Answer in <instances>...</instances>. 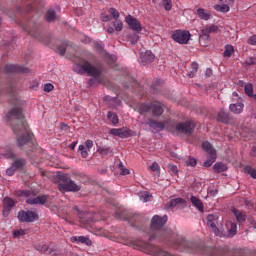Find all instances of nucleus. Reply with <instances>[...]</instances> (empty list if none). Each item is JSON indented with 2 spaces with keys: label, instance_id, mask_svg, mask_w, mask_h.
Instances as JSON below:
<instances>
[{
  "label": "nucleus",
  "instance_id": "nucleus-5",
  "mask_svg": "<svg viewBox=\"0 0 256 256\" xmlns=\"http://www.w3.org/2000/svg\"><path fill=\"white\" fill-rule=\"evenodd\" d=\"M172 39L180 45H187L191 39V33L187 30H175L172 34Z\"/></svg>",
  "mask_w": 256,
  "mask_h": 256
},
{
  "label": "nucleus",
  "instance_id": "nucleus-55",
  "mask_svg": "<svg viewBox=\"0 0 256 256\" xmlns=\"http://www.w3.org/2000/svg\"><path fill=\"white\" fill-rule=\"evenodd\" d=\"M131 43H137L139 41V34H134L133 36H130Z\"/></svg>",
  "mask_w": 256,
  "mask_h": 256
},
{
  "label": "nucleus",
  "instance_id": "nucleus-22",
  "mask_svg": "<svg viewBox=\"0 0 256 256\" xmlns=\"http://www.w3.org/2000/svg\"><path fill=\"white\" fill-rule=\"evenodd\" d=\"M78 216L80 223H83V225H89V223H93V219H91V214L89 213L80 212Z\"/></svg>",
  "mask_w": 256,
  "mask_h": 256
},
{
  "label": "nucleus",
  "instance_id": "nucleus-45",
  "mask_svg": "<svg viewBox=\"0 0 256 256\" xmlns=\"http://www.w3.org/2000/svg\"><path fill=\"white\" fill-rule=\"evenodd\" d=\"M230 235H235L237 233V224L230 223V227L228 228Z\"/></svg>",
  "mask_w": 256,
  "mask_h": 256
},
{
  "label": "nucleus",
  "instance_id": "nucleus-19",
  "mask_svg": "<svg viewBox=\"0 0 256 256\" xmlns=\"http://www.w3.org/2000/svg\"><path fill=\"white\" fill-rule=\"evenodd\" d=\"M140 59L144 65L153 63V61H155V55H153V52L147 50L146 52L141 53Z\"/></svg>",
  "mask_w": 256,
  "mask_h": 256
},
{
  "label": "nucleus",
  "instance_id": "nucleus-10",
  "mask_svg": "<svg viewBox=\"0 0 256 256\" xmlns=\"http://www.w3.org/2000/svg\"><path fill=\"white\" fill-rule=\"evenodd\" d=\"M125 21L129 28L132 29V31H135V33H141V31H143V26L141 25V22L137 20V18L127 15L125 17Z\"/></svg>",
  "mask_w": 256,
  "mask_h": 256
},
{
  "label": "nucleus",
  "instance_id": "nucleus-14",
  "mask_svg": "<svg viewBox=\"0 0 256 256\" xmlns=\"http://www.w3.org/2000/svg\"><path fill=\"white\" fill-rule=\"evenodd\" d=\"M14 206H15V201H13V199L4 198L2 215L4 217H9V213H11V209H13Z\"/></svg>",
  "mask_w": 256,
  "mask_h": 256
},
{
  "label": "nucleus",
  "instance_id": "nucleus-26",
  "mask_svg": "<svg viewBox=\"0 0 256 256\" xmlns=\"http://www.w3.org/2000/svg\"><path fill=\"white\" fill-rule=\"evenodd\" d=\"M217 120L221 123H229V113L225 112V110H220L217 116Z\"/></svg>",
  "mask_w": 256,
  "mask_h": 256
},
{
  "label": "nucleus",
  "instance_id": "nucleus-63",
  "mask_svg": "<svg viewBox=\"0 0 256 256\" xmlns=\"http://www.w3.org/2000/svg\"><path fill=\"white\" fill-rule=\"evenodd\" d=\"M114 32H115V29H114L113 27H109V28L107 29V33L112 34V33H114Z\"/></svg>",
  "mask_w": 256,
  "mask_h": 256
},
{
  "label": "nucleus",
  "instance_id": "nucleus-7",
  "mask_svg": "<svg viewBox=\"0 0 256 256\" xmlns=\"http://www.w3.org/2000/svg\"><path fill=\"white\" fill-rule=\"evenodd\" d=\"M193 129H195V123L191 121L178 123L175 126V130L173 133H180L184 135H190V133H193Z\"/></svg>",
  "mask_w": 256,
  "mask_h": 256
},
{
  "label": "nucleus",
  "instance_id": "nucleus-62",
  "mask_svg": "<svg viewBox=\"0 0 256 256\" xmlns=\"http://www.w3.org/2000/svg\"><path fill=\"white\" fill-rule=\"evenodd\" d=\"M224 3H226V5L230 6L232 5V3H235V0H225Z\"/></svg>",
  "mask_w": 256,
  "mask_h": 256
},
{
  "label": "nucleus",
  "instance_id": "nucleus-38",
  "mask_svg": "<svg viewBox=\"0 0 256 256\" xmlns=\"http://www.w3.org/2000/svg\"><path fill=\"white\" fill-rule=\"evenodd\" d=\"M108 13L111 15V19H115V21L120 17L119 11L115 8H109Z\"/></svg>",
  "mask_w": 256,
  "mask_h": 256
},
{
  "label": "nucleus",
  "instance_id": "nucleus-29",
  "mask_svg": "<svg viewBox=\"0 0 256 256\" xmlns=\"http://www.w3.org/2000/svg\"><path fill=\"white\" fill-rule=\"evenodd\" d=\"M213 169L215 173H223L224 171H227V165L223 163H216L214 164Z\"/></svg>",
  "mask_w": 256,
  "mask_h": 256
},
{
  "label": "nucleus",
  "instance_id": "nucleus-13",
  "mask_svg": "<svg viewBox=\"0 0 256 256\" xmlns=\"http://www.w3.org/2000/svg\"><path fill=\"white\" fill-rule=\"evenodd\" d=\"M166 209H175L177 207L178 209H183L187 207V203L183 198H175L170 200L166 205Z\"/></svg>",
  "mask_w": 256,
  "mask_h": 256
},
{
  "label": "nucleus",
  "instance_id": "nucleus-21",
  "mask_svg": "<svg viewBox=\"0 0 256 256\" xmlns=\"http://www.w3.org/2000/svg\"><path fill=\"white\" fill-rule=\"evenodd\" d=\"M196 15L203 21H209V19H211V12L203 8L197 9Z\"/></svg>",
  "mask_w": 256,
  "mask_h": 256
},
{
  "label": "nucleus",
  "instance_id": "nucleus-43",
  "mask_svg": "<svg viewBox=\"0 0 256 256\" xmlns=\"http://www.w3.org/2000/svg\"><path fill=\"white\" fill-rule=\"evenodd\" d=\"M186 165H188L189 167H195V165H197V159L189 156L186 160H185Z\"/></svg>",
  "mask_w": 256,
  "mask_h": 256
},
{
  "label": "nucleus",
  "instance_id": "nucleus-33",
  "mask_svg": "<svg viewBox=\"0 0 256 256\" xmlns=\"http://www.w3.org/2000/svg\"><path fill=\"white\" fill-rule=\"evenodd\" d=\"M235 53V48H233V45H226L225 51L223 52V57H231Z\"/></svg>",
  "mask_w": 256,
  "mask_h": 256
},
{
  "label": "nucleus",
  "instance_id": "nucleus-18",
  "mask_svg": "<svg viewBox=\"0 0 256 256\" xmlns=\"http://www.w3.org/2000/svg\"><path fill=\"white\" fill-rule=\"evenodd\" d=\"M72 243H82V245H87V247H91L92 242L88 236H72L70 238Z\"/></svg>",
  "mask_w": 256,
  "mask_h": 256
},
{
  "label": "nucleus",
  "instance_id": "nucleus-60",
  "mask_svg": "<svg viewBox=\"0 0 256 256\" xmlns=\"http://www.w3.org/2000/svg\"><path fill=\"white\" fill-rule=\"evenodd\" d=\"M110 59H111V61H107V63H115V61H117V57H115V56H110Z\"/></svg>",
  "mask_w": 256,
  "mask_h": 256
},
{
  "label": "nucleus",
  "instance_id": "nucleus-20",
  "mask_svg": "<svg viewBox=\"0 0 256 256\" xmlns=\"http://www.w3.org/2000/svg\"><path fill=\"white\" fill-rule=\"evenodd\" d=\"M147 125H149V127H151L152 129H155V131H163L165 129L164 122H158L153 119H149Z\"/></svg>",
  "mask_w": 256,
  "mask_h": 256
},
{
  "label": "nucleus",
  "instance_id": "nucleus-9",
  "mask_svg": "<svg viewBox=\"0 0 256 256\" xmlns=\"http://www.w3.org/2000/svg\"><path fill=\"white\" fill-rule=\"evenodd\" d=\"M218 220H219V216L217 214H209L207 216V225H208L210 231H212V233H214V235L221 237V231L219 230V228H217Z\"/></svg>",
  "mask_w": 256,
  "mask_h": 256
},
{
  "label": "nucleus",
  "instance_id": "nucleus-30",
  "mask_svg": "<svg viewBox=\"0 0 256 256\" xmlns=\"http://www.w3.org/2000/svg\"><path fill=\"white\" fill-rule=\"evenodd\" d=\"M151 111V103L150 104H141L138 108V112L141 115H145V113H149Z\"/></svg>",
  "mask_w": 256,
  "mask_h": 256
},
{
  "label": "nucleus",
  "instance_id": "nucleus-47",
  "mask_svg": "<svg viewBox=\"0 0 256 256\" xmlns=\"http://www.w3.org/2000/svg\"><path fill=\"white\" fill-rule=\"evenodd\" d=\"M53 89H55V86H53V84H51V83H47L44 85V91L46 93H51V91H53Z\"/></svg>",
  "mask_w": 256,
  "mask_h": 256
},
{
  "label": "nucleus",
  "instance_id": "nucleus-35",
  "mask_svg": "<svg viewBox=\"0 0 256 256\" xmlns=\"http://www.w3.org/2000/svg\"><path fill=\"white\" fill-rule=\"evenodd\" d=\"M57 19V14L55 13L54 10H48L46 13V21L51 22L55 21Z\"/></svg>",
  "mask_w": 256,
  "mask_h": 256
},
{
  "label": "nucleus",
  "instance_id": "nucleus-11",
  "mask_svg": "<svg viewBox=\"0 0 256 256\" xmlns=\"http://www.w3.org/2000/svg\"><path fill=\"white\" fill-rule=\"evenodd\" d=\"M110 135H114V137H120V139H127L133 135V131L127 128H112L110 130Z\"/></svg>",
  "mask_w": 256,
  "mask_h": 256
},
{
  "label": "nucleus",
  "instance_id": "nucleus-16",
  "mask_svg": "<svg viewBox=\"0 0 256 256\" xmlns=\"http://www.w3.org/2000/svg\"><path fill=\"white\" fill-rule=\"evenodd\" d=\"M6 73H27L29 68H23L17 64H7Z\"/></svg>",
  "mask_w": 256,
  "mask_h": 256
},
{
  "label": "nucleus",
  "instance_id": "nucleus-48",
  "mask_svg": "<svg viewBox=\"0 0 256 256\" xmlns=\"http://www.w3.org/2000/svg\"><path fill=\"white\" fill-rule=\"evenodd\" d=\"M100 19L104 23H107V22L111 21V15L102 13L101 16H100Z\"/></svg>",
  "mask_w": 256,
  "mask_h": 256
},
{
  "label": "nucleus",
  "instance_id": "nucleus-54",
  "mask_svg": "<svg viewBox=\"0 0 256 256\" xmlns=\"http://www.w3.org/2000/svg\"><path fill=\"white\" fill-rule=\"evenodd\" d=\"M5 159H15V154L12 151H8L4 154Z\"/></svg>",
  "mask_w": 256,
  "mask_h": 256
},
{
  "label": "nucleus",
  "instance_id": "nucleus-23",
  "mask_svg": "<svg viewBox=\"0 0 256 256\" xmlns=\"http://www.w3.org/2000/svg\"><path fill=\"white\" fill-rule=\"evenodd\" d=\"M27 165V160L24 158L16 159L13 163L12 166L15 168L16 171H21Z\"/></svg>",
  "mask_w": 256,
  "mask_h": 256
},
{
  "label": "nucleus",
  "instance_id": "nucleus-24",
  "mask_svg": "<svg viewBox=\"0 0 256 256\" xmlns=\"http://www.w3.org/2000/svg\"><path fill=\"white\" fill-rule=\"evenodd\" d=\"M243 103H237V104H230V111H232V113H235V115H239V113H243Z\"/></svg>",
  "mask_w": 256,
  "mask_h": 256
},
{
  "label": "nucleus",
  "instance_id": "nucleus-56",
  "mask_svg": "<svg viewBox=\"0 0 256 256\" xmlns=\"http://www.w3.org/2000/svg\"><path fill=\"white\" fill-rule=\"evenodd\" d=\"M246 65H255L256 59L255 58H248L245 61Z\"/></svg>",
  "mask_w": 256,
  "mask_h": 256
},
{
  "label": "nucleus",
  "instance_id": "nucleus-58",
  "mask_svg": "<svg viewBox=\"0 0 256 256\" xmlns=\"http://www.w3.org/2000/svg\"><path fill=\"white\" fill-rule=\"evenodd\" d=\"M150 169L151 171H159V164H157V162L152 163Z\"/></svg>",
  "mask_w": 256,
  "mask_h": 256
},
{
  "label": "nucleus",
  "instance_id": "nucleus-49",
  "mask_svg": "<svg viewBox=\"0 0 256 256\" xmlns=\"http://www.w3.org/2000/svg\"><path fill=\"white\" fill-rule=\"evenodd\" d=\"M15 171H17L13 165H11L7 170H6V175H8V177H13V175H15Z\"/></svg>",
  "mask_w": 256,
  "mask_h": 256
},
{
  "label": "nucleus",
  "instance_id": "nucleus-36",
  "mask_svg": "<svg viewBox=\"0 0 256 256\" xmlns=\"http://www.w3.org/2000/svg\"><path fill=\"white\" fill-rule=\"evenodd\" d=\"M244 173H247L248 175H250V177H252V179H256V170L253 167L246 166L244 168Z\"/></svg>",
  "mask_w": 256,
  "mask_h": 256
},
{
  "label": "nucleus",
  "instance_id": "nucleus-44",
  "mask_svg": "<svg viewBox=\"0 0 256 256\" xmlns=\"http://www.w3.org/2000/svg\"><path fill=\"white\" fill-rule=\"evenodd\" d=\"M118 169H120V174L122 175H129L130 171L129 169L125 168V166H123V162H120L118 165Z\"/></svg>",
  "mask_w": 256,
  "mask_h": 256
},
{
  "label": "nucleus",
  "instance_id": "nucleus-64",
  "mask_svg": "<svg viewBox=\"0 0 256 256\" xmlns=\"http://www.w3.org/2000/svg\"><path fill=\"white\" fill-rule=\"evenodd\" d=\"M252 155H254V156L256 155V146L252 147Z\"/></svg>",
  "mask_w": 256,
  "mask_h": 256
},
{
  "label": "nucleus",
  "instance_id": "nucleus-32",
  "mask_svg": "<svg viewBox=\"0 0 256 256\" xmlns=\"http://www.w3.org/2000/svg\"><path fill=\"white\" fill-rule=\"evenodd\" d=\"M107 117L113 125H117V123H119V117L117 116V114L115 112H111V111L108 112Z\"/></svg>",
  "mask_w": 256,
  "mask_h": 256
},
{
  "label": "nucleus",
  "instance_id": "nucleus-53",
  "mask_svg": "<svg viewBox=\"0 0 256 256\" xmlns=\"http://www.w3.org/2000/svg\"><path fill=\"white\" fill-rule=\"evenodd\" d=\"M248 45H256V35L251 36L247 40Z\"/></svg>",
  "mask_w": 256,
  "mask_h": 256
},
{
  "label": "nucleus",
  "instance_id": "nucleus-8",
  "mask_svg": "<svg viewBox=\"0 0 256 256\" xmlns=\"http://www.w3.org/2000/svg\"><path fill=\"white\" fill-rule=\"evenodd\" d=\"M18 219L22 223H33V221H37V219H39V215L37 212L33 211H20L18 213Z\"/></svg>",
  "mask_w": 256,
  "mask_h": 256
},
{
  "label": "nucleus",
  "instance_id": "nucleus-59",
  "mask_svg": "<svg viewBox=\"0 0 256 256\" xmlns=\"http://www.w3.org/2000/svg\"><path fill=\"white\" fill-rule=\"evenodd\" d=\"M22 195H24V197H31V195H33V192L27 191V190H23L22 191Z\"/></svg>",
  "mask_w": 256,
  "mask_h": 256
},
{
  "label": "nucleus",
  "instance_id": "nucleus-15",
  "mask_svg": "<svg viewBox=\"0 0 256 256\" xmlns=\"http://www.w3.org/2000/svg\"><path fill=\"white\" fill-rule=\"evenodd\" d=\"M48 199H49V196L42 195V196H37L36 198H28L26 200V203H28V205H45Z\"/></svg>",
  "mask_w": 256,
  "mask_h": 256
},
{
  "label": "nucleus",
  "instance_id": "nucleus-25",
  "mask_svg": "<svg viewBox=\"0 0 256 256\" xmlns=\"http://www.w3.org/2000/svg\"><path fill=\"white\" fill-rule=\"evenodd\" d=\"M190 201H191L192 205L194 207H196V209H198V211L203 212V209H204L203 202H201V200L199 198L192 196Z\"/></svg>",
  "mask_w": 256,
  "mask_h": 256
},
{
  "label": "nucleus",
  "instance_id": "nucleus-61",
  "mask_svg": "<svg viewBox=\"0 0 256 256\" xmlns=\"http://www.w3.org/2000/svg\"><path fill=\"white\" fill-rule=\"evenodd\" d=\"M75 147H77V142H72L70 145H69V149H75Z\"/></svg>",
  "mask_w": 256,
  "mask_h": 256
},
{
  "label": "nucleus",
  "instance_id": "nucleus-52",
  "mask_svg": "<svg viewBox=\"0 0 256 256\" xmlns=\"http://www.w3.org/2000/svg\"><path fill=\"white\" fill-rule=\"evenodd\" d=\"M65 51H67V48H65V46H58L57 53H59V55H65Z\"/></svg>",
  "mask_w": 256,
  "mask_h": 256
},
{
  "label": "nucleus",
  "instance_id": "nucleus-1",
  "mask_svg": "<svg viewBox=\"0 0 256 256\" xmlns=\"http://www.w3.org/2000/svg\"><path fill=\"white\" fill-rule=\"evenodd\" d=\"M13 105L14 107L6 114V119L11 123L13 133L17 135L18 145L23 147V145L31 141V134L27 132L21 101L15 100Z\"/></svg>",
  "mask_w": 256,
  "mask_h": 256
},
{
  "label": "nucleus",
  "instance_id": "nucleus-27",
  "mask_svg": "<svg viewBox=\"0 0 256 256\" xmlns=\"http://www.w3.org/2000/svg\"><path fill=\"white\" fill-rule=\"evenodd\" d=\"M215 11H219L220 13H229V4H216L214 5Z\"/></svg>",
  "mask_w": 256,
  "mask_h": 256
},
{
  "label": "nucleus",
  "instance_id": "nucleus-46",
  "mask_svg": "<svg viewBox=\"0 0 256 256\" xmlns=\"http://www.w3.org/2000/svg\"><path fill=\"white\" fill-rule=\"evenodd\" d=\"M168 171H169L170 173H173L174 175H177V173H178L177 165H175V164H169V165H168Z\"/></svg>",
  "mask_w": 256,
  "mask_h": 256
},
{
  "label": "nucleus",
  "instance_id": "nucleus-3",
  "mask_svg": "<svg viewBox=\"0 0 256 256\" xmlns=\"http://www.w3.org/2000/svg\"><path fill=\"white\" fill-rule=\"evenodd\" d=\"M54 183H57L59 191H81V186L71 180L67 174H58L53 179Z\"/></svg>",
  "mask_w": 256,
  "mask_h": 256
},
{
  "label": "nucleus",
  "instance_id": "nucleus-28",
  "mask_svg": "<svg viewBox=\"0 0 256 256\" xmlns=\"http://www.w3.org/2000/svg\"><path fill=\"white\" fill-rule=\"evenodd\" d=\"M178 246H179L180 251H183V249H189V247H193V243L189 242L185 239H181L178 242Z\"/></svg>",
  "mask_w": 256,
  "mask_h": 256
},
{
  "label": "nucleus",
  "instance_id": "nucleus-17",
  "mask_svg": "<svg viewBox=\"0 0 256 256\" xmlns=\"http://www.w3.org/2000/svg\"><path fill=\"white\" fill-rule=\"evenodd\" d=\"M151 111L154 117H160L165 110L163 109V104L161 102H152Z\"/></svg>",
  "mask_w": 256,
  "mask_h": 256
},
{
  "label": "nucleus",
  "instance_id": "nucleus-40",
  "mask_svg": "<svg viewBox=\"0 0 256 256\" xmlns=\"http://www.w3.org/2000/svg\"><path fill=\"white\" fill-rule=\"evenodd\" d=\"M162 5L165 11H171L173 9V2L171 0H162Z\"/></svg>",
  "mask_w": 256,
  "mask_h": 256
},
{
  "label": "nucleus",
  "instance_id": "nucleus-2",
  "mask_svg": "<svg viewBox=\"0 0 256 256\" xmlns=\"http://www.w3.org/2000/svg\"><path fill=\"white\" fill-rule=\"evenodd\" d=\"M74 71L76 73H80L83 75L84 73H87L91 78L88 81V85L90 87H93L96 83H100L101 85H105V76L102 73L101 67L93 66L89 61L81 60L79 63L74 65Z\"/></svg>",
  "mask_w": 256,
  "mask_h": 256
},
{
  "label": "nucleus",
  "instance_id": "nucleus-31",
  "mask_svg": "<svg viewBox=\"0 0 256 256\" xmlns=\"http://www.w3.org/2000/svg\"><path fill=\"white\" fill-rule=\"evenodd\" d=\"M139 197L140 201H143V203H147L148 201H151V197H153V195H151V193L147 191H144L139 194Z\"/></svg>",
  "mask_w": 256,
  "mask_h": 256
},
{
  "label": "nucleus",
  "instance_id": "nucleus-4",
  "mask_svg": "<svg viewBox=\"0 0 256 256\" xmlns=\"http://www.w3.org/2000/svg\"><path fill=\"white\" fill-rule=\"evenodd\" d=\"M202 149L208 153V159L204 161L203 165L205 167H211L217 160V152L213 149V145L209 142L202 143Z\"/></svg>",
  "mask_w": 256,
  "mask_h": 256
},
{
  "label": "nucleus",
  "instance_id": "nucleus-57",
  "mask_svg": "<svg viewBox=\"0 0 256 256\" xmlns=\"http://www.w3.org/2000/svg\"><path fill=\"white\" fill-rule=\"evenodd\" d=\"M192 67V73H197V70L199 69V64L197 62H194L191 64Z\"/></svg>",
  "mask_w": 256,
  "mask_h": 256
},
{
  "label": "nucleus",
  "instance_id": "nucleus-50",
  "mask_svg": "<svg viewBox=\"0 0 256 256\" xmlns=\"http://www.w3.org/2000/svg\"><path fill=\"white\" fill-rule=\"evenodd\" d=\"M23 235H25V230H23V229L15 230L13 232V237L16 238V239H17V237H21Z\"/></svg>",
  "mask_w": 256,
  "mask_h": 256
},
{
  "label": "nucleus",
  "instance_id": "nucleus-37",
  "mask_svg": "<svg viewBox=\"0 0 256 256\" xmlns=\"http://www.w3.org/2000/svg\"><path fill=\"white\" fill-rule=\"evenodd\" d=\"M232 213L235 215L237 221H239L240 223L245 221V215L241 213L239 210L233 209Z\"/></svg>",
  "mask_w": 256,
  "mask_h": 256
},
{
  "label": "nucleus",
  "instance_id": "nucleus-34",
  "mask_svg": "<svg viewBox=\"0 0 256 256\" xmlns=\"http://www.w3.org/2000/svg\"><path fill=\"white\" fill-rule=\"evenodd\" d=\"M78 150L80 152L81 157H83V159H87V157H89V151H91V150H87L85 145H80L78 147Z\"/></svg>",
  "mask_w": 256,
  "mask_h": 256
},
{
  "label": "nucleus",
  "instance_id": "nucleus-12",
  "mask_svg": "<svg viewBox=\"0 0 256 256\" xmlns=\"http://www.w3.org/2000/svg\"><path fill=\"white\" fill-rule=\"evenodd\" d=\"M165 223H167V216L160 217L159 215H155L151 220L152 231H159Z\"/></svg>",
  "mask_w": 256,
  "mask_h": 256
},
{
  "label": "nucleus",
  "instance_id": "nucleus-39",
  "mask_svg": "<svg viewBox=\"0 0 256 256\" xmlns=\"http://www.w3.org/2000/svg\"><path fill=\"white\" fill-rule=\"evenodd\" d=\"M100 155H112L113 151L111 150V148H107V147H100L97 150Z\"/></svg>",
  "mask_w": 256,
  "mask_h": 256
},
{
  "label": "nucleus",
  "instance_id": "nucleus-42",
  "mask_svg": "<svg viewBox=\"0 0 256 256\" xmlns=\"http://www.w3.org/2000/svg\"><path fill=\"white\" fill-rule=\"evenodd\" d=\"M244 91L246 93V95H248L249 97H252L253 95V84L248 83L245 85L244 87Z\"/></svg>",
  "mask_w": 256,
  "mask_h": 256
},
{
  "label": "nucleus",
  "instance_id": "nucleus-6",
  "mask_svg": "<svg viewBox=\"0 0 256 256\" xmlns=\"http://www.w3.org/2000/svg\"><path fill=\"white\" fill-rule=\"evenodd\" d=\"M218 31H219V26L214 24L202 29L199 37L200 45L205 47V45H207V41H209V35H211V33H217Z\"/></svg>",
  "mask_w": 256,
  "mask_h": 256
},
{
  "label": "nucleus",
  "instance_id": "nucleus-51",
  "mask_svg": "<svg viewBox=\"0 0 256 256\" xmlns=\"http://www.w3.org/2000/svg\"><path fill=\"white\" fill-rule=\"evenodd\" d=\"M84 147H86L87 150L91 151V149L93 148V140H86Z\"/></svg>",
  "mask_w": 256,
  "mask_h": 256
},
{
  "label": "nucleus",
  "instance_id": "nucleus-41",
  "mask_svg": "<svg viewBox=\"0 0 256 256\" xmlns=\"http://www.w3.org/2000/svg\"><path fill=\"white\" fill-rule=\"evenodd\" d=\"M113 27L115 31H123V22L121 20H115L113 22Z\"/></svg>",
  "mask_w": 256,
  "mask_h": 256
}]
</instances>
